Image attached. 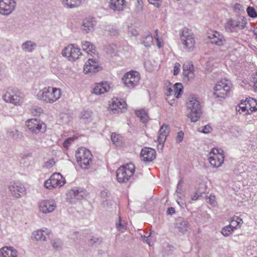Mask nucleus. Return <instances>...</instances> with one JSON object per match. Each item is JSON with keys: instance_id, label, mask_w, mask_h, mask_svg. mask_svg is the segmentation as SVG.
<instances>
[{"instance_id": "ea45409f", "label": "nucleus", "mask_w": 257, "mask_h": 257, "mask_svg": "<svg viewBox=\"0 0 257 257\" xmlns=\"http://www.w3.org/2000/svg\"><path fill=\"white\" fill-rule=\"evenodd\" d=\"M173 88L174 89V97L179 98L183 92V85L180 83H177L173 86Z\"/></svg>"}, {"instance_id": "69168bd1", "label": "nucleus", "mask_w": 257, "mask_h": 257, "mask_svg": "<svg viewBox=\"0 0 257 257\" xmlns=\"http://www.w3.org/2000/svg\"><path fill=\"white\" fill-rule=\"evenodd\" d=\"M132 34L134 36H136V35H137L138 33H137V32L136 31H135V32L132 33Z\"/></svg>"}, {"instance_id": "f3484780", "label": "nucleus", "mask_w": 257, "mask_h": 257, "mask_svg": "<svg viewBox=\"0 0 257 257\" xmlns=\"http://www.w3.org/2000/svg\"><path fill=\"white\" fill-rule=\"evenodd\" d=\"M175 228L179 234H185L190 229V225L187 220L180 218L176 220Z\"/></svg>"}, {"instance_id": "a18cd8bd", "label": "nucleus", "mask_w": 257, "mask_h": 257, "mask_svg": "<svg viewBox=\"0 0 257 257\" xmlns=\"http://www.w3.org/2000/svg\"><path fill=\"white\" fill-rule=\"evenodd\" d=\"M111 139L113 144L116 145H119L121 144V137L115 134L111 135Z\"/></svg>"}, {"instance_id": "7ed1b4c3", "label": "nucleus", "mask_w": 257, "mask_h": 257, "mask_svg": "<svg viewBox=\"0 0 257 257\" xmlns=\"http://www.w3.org/2000/svg\"><path fill=\"white\" fill-rule=\"evenodd\" d=\"M76 160L83 169H87L92 163V155L90 151L85 148H79L76 152Z\"/></svg>"}, {"instance_id": "e2e57ef3", "label": "nucleus", "mask_w": 257, "mask_h": 257, "mask_svg": "<svg viewBox=\"0 0 257 257\" xmlns=\"http://www.w3.org/2000/svg\"><path fill=\"white\" fill-rule=\"evenodd\" d=\"M254 34L255 36L256 39L257 40V28H255L253 31Z\"/></svg>"}, {"instance_id": "c85d7f7f", "label": "nucleus", "mask_w": 257, "mask_h": 257, "mask_svg": "<svg viewBox=\"0 0 257 257\" xmlns=\"http://www.w3.org/2000/svg\"><path fill=\"white\" fill-rule=\"evenodd\" d=\"M110 89V86L107 82H101L96 84L93 90V92L97 95H100L108 92Z\"/></svg>"}, {"instance_id": "4d7b16f0", "label": "nucleus", "mask_w": 257, "mask_h": 257, "mask_svg": "<svg viewBox=\"0 0 257 257\" xmlns=\"http://www.w3.org/2000/svg\"><path fill=\"white\" fill-rule=\"evenodd\" d=\"M55 162L53 159H51L47 162L46 165L47 168H51L54 165Z\"/></svg>"}, {"instance_id": "412c9836", "label": "nucleus", "mask_w": 257, "mask_h": 257, "mask_svg": "<svg viewBox=\"0 0 257 257\" xmlns=\"http://www.w3.org/2000/svg\"><path fill=\"white\" fill-rule=\"evenodd\" d=\"M141 157L144 161H152L156 158V151L151 148H144L142 150Z\"/></svg>"}, {"instance_id": "603ef678", "label": "nucleus", "mask_w": 257, "mask_h": 257, "mask_svg": "<svg viewBox=\"0 0 257 257\" xmlns=\"http://www.w3.org/2000/svg\"><path fill=\"white\" fill-rule=\"evenodd\" d=\"M211 130H212V128L210 126H209V125H206L202 127V130H200V131L203 133L207 134V133L210 132Z\"/></svg>"}, {"instance_id": "a878e982", "label": "nucleus", "mask_w": 257, "mask_h": 257, "mask_svg": "<svg viewBox=\"0 0 257 257\" xmlns=\"http://www.w3.org/2000/svg\"><path fill=\"white\" fill-rule=\"evenodd\" d=\"M62 5L67 9L76 8L84 3L85 0H60Z\"/></svg>"}, {"instance_id": "49530a36", "label": "nucleus", "mask_w": 257, "mask_h": 257, "mask_svg": "<svg viewBox=\"0 0 257 257\" xmlns=\"http://www.w3.org/2000/svg\"><path fill=\"white\" fill-rule=\"evenodd\" d=\"M248 15L251 18L257 17V13L253 7H249L247 9Z\"/></svg>"}, {"instance_id": "bb28decb", "label": "nucleus", "mask_w": 257, "mask_h": 257, "mask_svg": "<svg viewBox=\"0 0 257 257\" xmlns=\"http://www.w3.org/2000/svg\"><path fill=\"white\" fill-rule=\"evenodd\" d=\"M207 37L210 40V42L211 43L215 44V45L219 46L223 45V37L220 36L218 32H211L210 33H208Z\"/></svg>"}, {"instance_id": "aec40b11", "label": "nucleus", "mask_w": 257, "mask_h": 257, "mask_svg": "<svg viewBox=\"0 0 257 257\" xmlns=\"http://www.w3.org/2000/svg\"><path fill=\"white\" fill-rule=\"evenodd\" d=\"M169 132V127L166 124H163L159 130L157 140L159 143L158 148L160 147L161 150L164 148V144Z\"/></svg>"}, {"instance_id": "79ce46f5", "label": "nucleus", "mask_w": 257, "mask_h": 257, "mask_svg": "<svg viewBox=\"0 0 257 257\" xmlns=\"http://www.w3.org/2000/svg\"><path fill=\"white\" fill-rule=\"evenodd\" d=\"M105 30L109 33L111 36H115L119 34V31L116 28L112 26H108L106 27Z\"/></svg>"}, {"instance_id": "cd10ccee", "label": "nucleus", "mask_w": 257, "mask_h": 257, "mask_svg": "<svg viewBox=\"0 0 257 257\" xmlns=\"http://www.w3.org/2000/svg\"><path fill=\"white\" fill-rule=\"evenodd\" d=\"M17 251L13 247L6 246L0 250V257H17Z\"/></svg>"}, {"instance_id": "f257e3e1", "label": "nucleus", "mask_w": 257, "mask_h": 257, "mask_svg": "<svg viewBox=\"0 0 257 257\" xmlns=\"http://www.w3.org/2000/svg\"><path fill=\"white\" fill-rule=\"evenodd\" d=\"M187 116L191 122L198 121L202 114V106L199 98L194 95H190L186 102Z\"/></svg>"}, {"instance_id": "3c124183", "label": "nucleus", "mask_w": 257, "mask_h": 257, "mask_svg": "<svg viewBox=\"0 0 257 257\" xmlns=\"http://www.w3.org/2000/svg\"><path fill=\"white\" fill-rule=\"evenodd\" d=\"M184 133L182 131H180L178 133L177 137L176 138V142L177 143H180L183 139Z\"/></svg>"}, {"instance_id": "8fccbe9b", "label": "nucleus", "mask_w": 257, "mask_h": 257, "mask_svg": "<svg viewBox=\"0 0 257 257\" xmlns=\"http://www.w3.org/2000/svg\"><path fill=\"white\" fill-rule=\"evenodd\" d=\"M154 38L157 41V45L159 48H161L162 45H161V40L158 37V30L157 29L155 31V35H154Z\"/></svg>"}, {"instance_id": "4468645a", "label": "nucleus", "mask_w": 257, "mask_h": 257, "mask_svg": "<svg viewBox=\"0 0 257 257\" xmlns=\"http://www.w3.org/2000/svg\"><path fill=\"white\" fill-rule=\"evenodd\" d=\"M8 188L12 195L16 198H20L26 194L24 185L19 182L10 183Z\"/></svg>"}, {"instance_id": "c03bdc74", "label": "nucleus", "mask_w": 257, "mask_h": 257, "mask_svg": "<svg viewBox=\"0 0 257 257\" xmlns=\"http://www.w3.org/2000/svg\"><path fill=\"white\" fill-rule=\"evenodd\" d=\"M53 247L55 249H59L61 248L62 242L60 239H54L51 241Z\"/></svg>"}, {"instance_id": "b1692460", "label": "nucleus", "mask_w": 257, "mask_h": 257, "mask_svg": "<svg viewBox=\"0 0 257 257\" xmlns=\"http://www.w3.org/2000/svg\"><path fill=\"white\" fill-rule=\"evenodd\" d=\"M50 231L48 229H39L35 231L32 233V238L37 241H46L47 240L46 235L50 233Z\"/></svg>"}, {"instance_id": "c9c22d12", "label": "nucleus", "mask_w": 257, "mask_h": 257, "mask_svg": "<svg viewBox=\"0 0 257 257\" xmlns=\"http://www.w3.org/2000/svg\"><path fill=\"white\" fill-rule=\"evenodd\" d=\"M206 186L204 183L199 184V188L197 192L192 196L191 199L192 200L196 201L199 199V197H202V194L205 193L206 192Z\"/></svg>"}, {"instance_id": "4c0bfd02", "label": "nucleus", "mask_w": 257, "mask_h": 257, "mask_svg": "<svg viewBox=\"0 0 257 257\" xmlns=\"http://www.w3.org/2000/svg\"><path fill=\"white\" fill-rule=\"evenodd\" d=\"M183 74L184 77H186L188 79L192 78L194 77L193 66V65H190L187 69L183 68Z\"/></svg>"}, {"instance_id": "2f4dec72", "label": "nucleus", "mask_w": 257, "mask_h": 257, "mask_svg": "<svg viewBox=\"0 0 257 257\" xmlns=\"http://www.w3.org/2000/svg\"><path fill=\"white\" fill-rule=\"evenodd\" d=\"M36 43L32 41H26L22 44L21 48L23 51L26 53L33 52L36 48Z\"/></svg>"}, {"instance_id": "c756f323", "label": "nucleus", "mask_w": 257, "mask_h": 257, "mask_svg": "<svg viewBox=\"0 0 257 257\" xmlns=\"http://www.w3.org/2000/svg\"><path fill=\"white\" fill-rule=\"evenodd\" d=\"M214 94L217 98H224L225 83L223 81L218 82L214 88Z\"/></svg>"}, {"instance_id": "2eb2a0df", "label": "nucleus", "mask_w": 257, "mask_h": 257, "mask_svg": "<svg viewBox=\"0 0 257 257\" xmlns=\"http://www.w3.org/2000/svg\"><path fill=\"white\" fill-rule=\"evenodd\" d=\"M16 6L14 0H0V14L9 15L14 11Z\"/></svg>"}, {"instance_id": "1a4fd4ad", "label": "nucleus", "mask_w": 257, "mask_h": 257, "mask_svg": "<svg viewBox=\"0 0 257 257\" xmlns=\"http://www.w3.org/2000/svg\"><path fill=\"white\" fill-rule=\"evenodd\" d=\"M26 124L31 132L36 134L45 132L46 130V124L36 118H32L27 120Z\"/></svg>"}, {"instance_id": "5fc2aeb1", "label": "nucleus", "mask_w": 257, "mask_h": 257, "mask_svg": "<svg viewBox=\"0 0 257 257\" xmlns=\"http://www.w3.org/2000/svg\"><path fill=\"white\" fill-rule=\"evenodd\" d=\"M226 95L228 94L232 87V83L230 81L226 80Z\"/></svg>"}, {"instance_id": "774afa93", "label": "nucleus", "mask_w": 257, "mask_h": 257, "mask_svg": "<svg viewBox=\"0 0 257 257\" xmlns=\"http://www.w3.org/2000/svg\"><path fill=\"white\" fill-rule=\"evenodd\" d=\"M144 238H145V240L146 241V242H147L149 244H150V243H149V241H148V239H147V237H146V236H144Z\"/></svg>"}, {"instance_id": "09e8293b", "label": "nucleus", "mask_w": 257, "mask_h": 257, "mask_svg": "<svg viewBox=\"0 0 257 257\" xmlns=\"http://www.w3.org/2000/svg\"><path fill=\"white\" fill-rule=\"evenodd\" d=\"M75 138H68L63 143V146L65 148H68L70 145L75 140Z\"/></svg>"}, {"instance_id": "20e7f679", "label": "nucleus", "mask_w": 257, "mask_h": 257, "mask_svg": "<svg viewBox=\"0 0 257 257\" xmlns=\"http://www.w3.org/2000/svg\"><path fill=\"white\" fill-rule=\"evenodd\" d=\"M135 171L134 164L130 163L119 167L116 171L117 180L119 183H126Z\"/></svg>"}, {"instance_id": "4be33fe9", "label": "nucleus", "mask_w": 257, "mask_h": 257, "mask_svg": "<svg viewBox=\"0 0 257 257\" xmlns=\"http://www.w3.org/2000/svg\"><path fill=\"white\" fill-rule=\"evenodd\" d=\"M242 220L237 216H234L229 220V224L226 226V236L232 234L233 229L242 224Z\"/></svg>"}, {"instance_id": "5701e85b", "label": "nucleus", "mask_w": 257, "mask_h": 257, "mask_svg": "<svg viewBox=\"0 0 257 257\" xmlns=\"http://www.w3.org/2000/svg\"><path fill=\"white\" fill-rule=\"evenodd\" d=\"M108 6L114 11H122L126 7L125 1V0H110Z\"/></svg>"}, {"instance_id": "f03ea898", "label": "nucleus", "mask_w": 257, "mask_h": 257, "mask_svg": "<svg viewBox=\"0 0 257 257\" xmlns=\"http://www.w3.org/2000/svg\"><path fill=\"white\" fill-rule=\"evenodd\" d=\"M61 94L60 89L49 86L39 90L37 96L40 100L46 103H53L60 97Z\"/></svg>"}, {"instance_id": "9b49d317", "label": "nucleus", "mask_w": 257, "mask_h": 257, "mask_svg": "<svg viewBox=\"0 0 257 257\" xmlns=\"http://www.w3.org/2000/svg\"><path fill=\"white\" fill-rule=\"evenodd\" d=\"M140 79L139 72L130 71L126 73L122 78L125 86L130 88H133L137 85Z\"/></svg>"}, {"instance_id": "e433bc0d", "label": "nucleus", "mask_w": 257, "mask_h": 257, "mask_svg": "<svg viewBox=\"0 0 257 257\" xmlns=\"http://www.w3.org/2000/svg\"><path fill=\"white\" fill-rule=\"evenodd\" d=\"M136 114L143 122L145 123L148 121L149 116L148 113L144 109H141L140 110L136 111Z\"/></svg>"}, {"instance_id": "423d86ee", "label": "nucleus", "mask_w": 257, "mask_h": 257, "mask_svg": "<svg viewBox=\"0 0 257 257\" xmlns=\"http://www.w3.org/2000/svg\"><path fill=\"white\" fill-rule=\"evenodd\" d=\"M4 100L15 105H21L24 102L22 93L18 90L9 89L3 96Z\"/></svg>"}, {"instance_id": "0eeeda50", "label": "nucleus", "mask_w": 257, "mask_h": 257, "mask_svg": "<svg viewBox=\"0 0 257 257\" xmlns=\"http://www.w3.org/2000/svg\"><path fill=\"white\" fill-rule=\"evenodd\" d=\"M236 110L240 113L245 112L246 114H249L250 112L256 111L257 101L253 98H246L245 100L241 101L236 107Z\"/></svg>"}, {"instance_id": "9d476101", "label": "nucleus", "mask_w": 257, "mask_h": 257, "mask_svg": "<svg viewBox=\"0 0 257 257\" xmlns=\"http://www.w3.org/2000/svg\"><path fill=\"white\" fill-rule=\"evenodd\" d=\"M65 178L60 173H54L50 178L45 182L46 188L51 189L56 187H61L65 184Z\"/></svg>"}, {"instance_id": "f704fd0d", "label": "nucleus", "mask_w": 257, "mask_h": 257, "mask_svg": "<svg viewBox=\"0 0 257 257\" xmlns=\"http://www.w3.org/2000/svg\"><path fill=\"white\" fill-rule=\"evenodd\" d=\"M93 112L90 110L82 111L80 113V119L84 123L90 122Z\"/></svg>"}, {"instance_id": "6ab92c4d", "label": "nucleus", "mask_w": 257, "mask_h": 257, "mask_svg": "<svg viewBox=\"0 0 257 257\" xmlns=\"http://www.w3.org/2000/svg\"><path fill=\"white\" fill-rule=\"evenodd\" d=\"M126 104L123 99L117 98L112 99L111 104L110 105V109L111 111H115L117 112H123L126 109Z\"/></svg>"}, {"instance_id": "473e14b6", "label": "nucleus", "mask_w": 257, "mask_h": 257, "mask_svg": "<svg viewBox=\"0 0 257 257\" xmlns=\"http://www.w3.org/2000/svg\"><path fill=\"white\" fill-rule=\"evenodd\" d=\"M7 136L15 140L21 139L23 137L22 132L13 128H11L7 131Z\"/></svg>"}, {"instance_id": "58836bf2", "label": "nucleus", "mask_w": 257, "mask_h": 257, "mask_svg": "<svg viewBox=\"0 0 257 257\" xmlns=\"http://www.w3.org/2000/svg\"><path fill=\"white\" fill-rule=\"evenodd\" d=\"M115 226L117 229L123 232L126 229V223L120 216L118 217V221L116 222Z\"/></svg>"}, {"instance_id": "0e129e2a", "label": "nucleus", "mask_w": 257, "mask_h": 257, "mask_svg": "<svg viewBox=\"0 0 257 257\" xmlns=\"http://www.w3.org/2000/svg\"><path fill=\"white\" fill-rule=\"evenodd\" d=\"M183 183V180L182 179H180L178 183V184H180L181 185H182V184Z\"/></svg>"}, {"instance_id": "6e6d98bb", "label": "nucleus", "mask_w": 257, "mask_h": 257, "mask_svg": "<svg viewBox=\"0 0 257 257\" xmlns=\"http://www.w3.org/2000/svg\"><path fill=\"white\" fill-rule=\"evenodd\" d=\"M252 81L254 83V88L257 91V72L254 74L252 77Z\"/></svg>"}, {"instance_id": "393cba45", "label": "nucleus", "mask_w": 257, "mask_h": 257, "mask_svg": "<svg viewBox=\"0 0 257 257\" xmlns=\"http://www.w3.org/2000/svg\"><path fill=\"white\" fill-rule=\"evenodd\" d=\"M96 24V21L94 18L85 19L82 22V29L86 33H88L94 30Z\"/></svg>"}, {"instance_id": "7c9ffc66", "label": "nucleus", "mask_w": 257, "mask_h": 257, "mask_svg": "<svg viewBox=\"0 0 257 257\" xmlns=\"http://www.w3.org/2000/svg\"><path fill=\"white\" fill-rule=\"evenodd\" d=\"M246 24V22L244 19H242L241 22L230 19L227 22V25L230 31L233 32L236 27H239L241 29H243L245 27Z\"/></svg>"}, {"instance_id": "052dcab7", "label": "nucleus", "mask_w": 257, "mask_h": 257, "mask_svg": "<svg viewBox=\"0 0 257 257\" xmlns=\"http://www.w3.org/2000/svg\"><path fill=\"white\" fill-rule=\"evenodd\" d=\"M167 213L168 214L172 215L175 213V209L174 207H170L168 208Z\"/></svg>"}, {"instance_id": "37998d69", "label": "nucleus", "mask_w": 257, "mask_h": 257, "mask_svg": "<svg viewBox=\"0 0 257 257\" xmlns=\"http://www.w3.org/2000/svg\"><path fill=\"white\" fill-rule=\"evenodd\" d=\"M102 241V238L101 237L97 236H92L91 238L89 240V244L91 246H96L100 244Z\"/></svg>"}, {"instance_id": "bf43d9fd", "label": "nucleus", "mask_w": 257, "mask_h": 257, "mask_svg": "<svg viewBox=\"0 0 257 257\" xmlns=\"http://www.w3.org/2000/svg\"><path fill=\"white\" fill-rule=\"evenodd\" d=\"M154 0H148V2L150 4H152L154 5L157 8H159L161 6V4L159 3V2L156 1Z\"/></svg>"}, {"instance_id": "6e6552de", "label": "nucleus", "mask_w": 257, "mask_h": 257, "mask_svg": "<svg viewBox=\"0 0 257 257\" xmlns=\"http://www.w3.org/2000/svg\"><path fill=\"white\" fill-rule=\"evenodd\" d=\"M181 39L184 48L188 51H192L195 47V41L193 34L186 29L183 30Z\"/></svg>"}, {"instance_id": "338daca9", "label": "nucleus", "mask_w": 257, "mask_h": 257, "mask_svg": "<svg viewBox=\"0 0 257 257\" xmlns=\"http://www.w3.org/2000/svg\"><path fill=\"white\" fill-rule=\"evenodd\" d=\"M106 194L107 193L106 192H102L101 193V196L104 197L105 196V195H106Z\"/></svg>"}, {"instance_id": "a19ab883", "label": "nucleus", "mask_w": 257, "mask_h": 257, "mask_svg": "<svg viewBox=\"0 0 257 257\" xmlns=\"http://www.w3.org/2000/svg\"><path fill=\"white\" fill-rule=\"evenodd\" d=\"M153 37L150 33H148L147 35L143 39L142 44L146 47H149L151 46L153 43Z\"/></svg>"}, {"instance_id": "39448f33", "label": "nucleus", "mask_w": 257, "mask_h": 257, "mask_svg": "<svg viewBox=\"0 0 257 257\" xmlns=\"http://www.w3.org/2000/svg\"><path fill=\"white\" fill-rule=\"evenodd\" d=\"M85 191L82 188L74 187L67 191L66 201L68 203L74 204L86 196Z\"/></svg>"}, {"instance_id": "864d4df0", "label": "nucleus", "mask_w": 257, "mask_h": 257, "mask_svg": "<svg viewBox=\"0 0 257 257\" xmlns=\"http://www.w3.org/2000/svg\"><path fill=\"white\" fill-rule=\"evenodd\" d=\"M180 64L178 63H176L174 67V75L176 76L178 74L180 71Z\"/></svg>"}, {"instance_id": "a211bd4d", "label": "nucleus", "mask_w": 257, "mask_h": 257, "mask_svg": "<svg viewBox=\"0 0 257 257\" xmlns=\"http://www.w3.org/2000/svg\"><path fill=\"white\" fill-rule=\"evenodd\" d=\"M100 69L98 61L96 59L89 58L84 66L85 73H95Z\"/></svg>"}, {"instance_id": "ddd939ff", "label": "nucleus", "mask_w": 257, "mask_h": 257, "mask_svg": "<svg viewBox=\"0 0 257 257\" xmlns=\"http://www.w3.org/2000/svg\"><path fill=\"white\" fill-rule=\"evenodd\" d=\"M62 55L63 56L67 57L69 60L74 61L78 59L81 55L80 49L75 45H70L65 47L62 50Z\"/></svg>"}, {"instance_id": "f8f14e48", "label": "nucleus", "mask_w": 257, "mask_h": 257, "mask_svg": "<svg viewBox=\"0 0 257 257\" xmlns=\"http://www.w3.org/2000/svg\"><path fill=\"white\" fill-rule=\"evenodd\" d=\"M208 159L211 165L218 168L223 163L224 156L218 149H213L209 154Z\"/></svg>"}, {"instance_id": "de8ad7c7", "label": "nucleus", "mask_w": 257, "mask_h": 257, "mask_svg": "<svg viewBox=\"0 0 257 257\" xmlns=\"http://www.w3.org/2000/svg\"><path fill=\"white\" fill-rule=\"evenodd\" d=\"M206 202L212 205H215V196L214 195H210L209 196H207L205 198Z\"/></svg>"}, {"instance_id": "13d9d810", "label": "nucleus", "mask_w": 257, "mask_h": 257, "mask_svg": "<svg viewBox=\"0 0 257 257\" xmlns=\"http://www.w3.org/2000/svg\"><path fill=\"white\" fill-rule=\"evenodd\" d=\"M167 95L168 96V95L171 96L172 95H174V89L173 88V86L172 87H170V88H167Z\"/></svg>"}, {"instance_id": "72a5a7b5", "label": "nucleus", "mask_w": 257, "mask_h": 257, "mask_svg": "<svg viewBox=\"0 0 257 257\" xmlns=\"http://www.w3.org/2000/svg\"><path fill=\"white\" fill-rule=\"evenodd\" d=\"M82 47L84 51L91 55L94 54L96 52L94 46L88 41L82 42Z\"/></svg>"}, {"instance_id": "680f3d73", "label": "nucleus", "mask_w": 257, "mask_h": 257, "mask_svg": "<svg viewBox=\"0 0 257 257\" xmlns=\"http://www.w3.org/2000/svg\"><path fill=\"white\" fill-rule=\"evenodd\" d=\"M181 191H182V185H181L180 184H178L177 185L176 192L178 193H180V194Z\"/></svg>"}, {"instance_id": "dca6fc26", "label": "nucleus", "mask_w": 257, "mask_h": 257, "mask_svg": "<svg viewBox=\"0 0 257 257\" xmlns=\"http://www.w3.org/2000/svg\"><path fill=\"white\" fill-rule=\"evenodd\" d=\"M40 211L43 213L52 212L56 208V205L52 200H43L38 203Z\"/></svg>"}]
</instances>
